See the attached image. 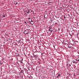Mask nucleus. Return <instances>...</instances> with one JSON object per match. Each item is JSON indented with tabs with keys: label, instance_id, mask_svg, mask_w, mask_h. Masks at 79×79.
Wrapping results in <instances>:
<instances>
[{
	"label": "nucleus",
	"instance_id": "1",
	"mask_svg": "<svg viewBox=\"0 0 79 79\" xmlns=\"http://www.w3.org/2000/svg\"><path fill=\"white\" fill-rule=\"evenodd\" d=\"M24 33L26 34H27L28 33L27 31V30H26L24 31Z\"/></svg>",
	"mask_w": 79,
	"mask_h": 79
},
{
	"label": "nucleus",
	"instance_id": "2",
	"mask_svg": "<svg viewBox=\"0 0 79 79\" xmlns=\"http://www.w3.org/2000/svg\"><path fill=\"white\" fill-rule=\"evenodd\" d=\"M48 3L49 4V5H52V2H49Z\"/></svg>",
	"mask_w": 79,
	"mask_h": 79
},
{
	"label": "nucleus",
	"instance_id": "3",
	"mask_svg": "<svg viewBox=\"0 0 79 79\" xmlns=\"http://www.w3.org/2000/svg\"><path fill=\"white\" fill-rule=\"evenodd\" d=\"M48 31H50L51 33H52V31H53L51 30H50V29H49L48 30Z\"/></svg>",
	"mask_w": 79,
	"mask_h": 79
},
{
	"label": "nucleus",
	"instance_id": "4",
	"mask_svg": "<svg viewBox=\"0 0 79 79\" xmlns=\"http://www.w3.org/2000/svg\"><path fill=\"white\" fill-rule=\"evenodd\" d=\"M60 73H59L58 74V77H60Z\"/></svg>",
	"mask_w": 79,
	"mask_h": 79
},
{
	"label": "nucleus",
	"instance_id": "5",
	"mask_svg": "<svg viewBox=\"0 0 79 79\" xmlns=\"http://www.w3.org/2000/svg\"><path fill=\"white\" fill-rule=\"evenodd\" d=\"M47 16V17H46V18H47V17H48V15H45L44 16V17L45 18H45V16Z\"/></svg>",
	"mask_w": 79,
	"mask_h": 79
},
{
	"label": "nucleus",
	"instance_id": "6",
	"mask_svg": "<svg viewBox=\"0 0 79 79\" xmlns=\"http://www.w3.org/2000/svg\"><path fill=\"white\" fill-rule=\"evenodd\" d=\"M35 58H37V55H34Z\"/></svg>",
	"mask_w": 79,
	"mask_h": 79
},
{
	"label": "nucleus",
	"instance_id": "7",
	"mask_svg": "<svg viewBox=\"0 0 79 79\" xmlns=\"http://www.w3.org/2000/svg\"><path fill=\"white\" fill-rule=\"evenodd\" d=\"M67 74H68V75L69 76H70L71 75V74H70L69 73H68Z\"/></svg>",
	"mask_w": 79,
	"mask_h": 79
},
{
	"label": "nucleus",
	"instance_id": "8",
	"mask_svg": "<svg viewBox=\"0 0 79 79\" xmlns=\"http://www.w3.org/2000/svg\"><path fill=\"white\" fill-rule=\"evenodd\" d=\"M15 5H17V4H18V2H15Z\"/></svg>",
	"mask_w": 79,
	"mask_h": 79
},
{
	"label": "nucleus",
	"instance_id": "9",
	"mask_svg": "<svg viewBox=\"0 0 79 79\" xmlns=\"http://www.w3.org/2000/svg\"><path fill=\"white\" fill-rule=\"evenodd\" d=\"M20 62L21 63H23V61H20Z\"/></svg>",
	"mask_w": 79,
	"mask_h": 79
},
{
	"label": "nucleus",
	"instance_id": "10",
	"mask_svg": "<svg viewBox=\"0 0 79 79\" xmlns=\"http://www.w3.org/2000/svg\"><path fill=\"white\" fill-rule=\"evenodd\" d=\"M73 63L74 64V63H76V62H75V61H74L73 62Z\"/></svg>",
	"mask_w": 79,
	"mask_h": 79
},
{
	"label": "nucleus",
	"instance_id": "11",
	"mask_svg": "<svg viewBox=\"0 0 79 79\" xmlns=\"http://www.w3.org/2000/svg\"><path fill=\"white\" fill-rule=\"evenodd\" d=\"M3 17H4V18H5V15H3Z\"/></svg>",
	"mask_w": 79,
	"mask_h": 79
},
{
	"label": "nucleus",
	"instance_id": "12",
	"mask_svg": "<svg viewBox=\"0 0 79 79\" xmlns=\"http://www.w3.org/2000/svg\"><path fill=\"white\" fill-rule=\"evenodd\" d=\"M51 28H52V27H51V26H50V27H49V29H50Z\"/></svg>",
	"mask_w": 79,
	"mask_h": 79
},
{
	"label": "nucleus",
	"instance_id": "13",
	"mask_svg": "<svg viewBox=\"0 0 79 79\" xmlns=\"http://www.w3.org/2000/svg\"><path fill=\"white\" fill-rule=\"evenodd\" d=\"M23 61V59H22L21 60V61Z\"/></svg>",
	"mask_w": 79,
	"mask_h": 79
},
{
	"label": "nucleus",
	"instance_id": "14",
	"mask_svg": "<svg viewBox=\"0 0 79 79\" xmlns=\"http://www.w3.org/2000/svg\"><path fill=\"white\" fill-rule=\"evenodd\" d=\"M18 56H19V54H18Z\"/></svg>",
	"mask_w": 79,
	"mask_h": 79
},
{
	"label": "nucleus",
	"instance_id": "15",
	"mask_svg": "<svg viewBox=\"0 0 79 79\" xmlns=\"http://www.w3.org/2000/svg\"><path fill=\"white\" fill-rule=\"evenodd\" d=\"M78 61H79V59L78 60H77Z\"/></svg>",
	"mask_w": 79,
	"mask_h": 79
},
{
	"label": "nucleus",
	"instance_id": "16",
	"mask_svg": "<svg viewBox=\"0 0 79 79\" xmlns=\"http://www.w3.org/2000/svg\"><path fill=\"white\" fill-rule=\"evenodd\" d=\"M7 35V34H6V35Z\"/></svg>",
	"mask_w": 79,
	"mask_h": 79
},
{
	"label": "nucleus",
	"instance_id": "17",
	"mask_svg": "<svg viewBox=\"0 0 79 79\" xmlns=\"http://www.w3.org/2000/svg\"><path fill=\"white\" fill-rule=\"evenodd\" d=\"M64 18H66V17L64 16Z\"/></svg>",
	"mask_w": 79,
	"mask_h": 79
},
{
	"label": "nucleus",
	"instance_id": "18",
	"mask_svg": "<svg viewBox=\"0 0 79 79\" xmlns=\"http://www.w3.org/2000/svg\"><path fill=\"white\" fill-rule=\"evenodd\" d=\"M30 19V18H29L28 20H29Z\"/></svg>",
	"mask_w": 79,
	"mask_h": 79
},
{
	"label": "nucleus",
	"instance_id": "19",
	"mask_svg": "<svg viewBox=\"0 0 79 79\" xmlns=\"http://www.w3.org/2000/svg\"><path fill=\"white\" fill-rule=\"evenodd\" d=\"M71 35V36H72V35Z\"/></svg>",
	"mask_w": 79,
	"mask_h": 79
},
{
	"label": "nucleus",
	"instance_id": "20",
	"mask_svg": "<svg viewBox=\"0 0 79 79\" xmlns=\"http://www.w3.org/2000/svg\"><path fill=\"white\" fill-rule=\"evenodd\" d=\"M78 54H79V52H78Z\"/></svg>",
	"mask_w": 79,
	"mask_h": 79
},
{
	"label": "nucleus",
	"instance_id": "21",
	"mask_svg": "<svg viewBox=\"0 0 79 79\" xmlns=\"http://www.w3.org/2000/svg\"><path fill=\"white\" fill-rule=\"evenodd\" d=\"M31 22H32V19H31Z\"/></svg>",
	"mask_w": 79,
	"mask_h": 79
},
{
	"label": "nucleus",
	"instance_id": "22",
	"mask_svg": "<svg viewBox=\"0 0 79 79\" xmlns=\"http://www.w3.org/2000/svg\"><path fill=\"white\" fill-rule=\"evenodd\" d=\"M49 31V32H50V31Z\"/></svg>",
	"mask_w": 79,
	"mask_h": 79
},
{
	"label": "nucleus",
	"instance_id": "23",
	"mask_svg": "<svg viewBox=\"0 0 79 79\" xmlns=\"http://www.w3.org/2000/svg\"><path fill=\"white\" fill-rule=\"evenodd\" d=\"M35 54V53H34V54Z\"/></svg>",
	"mask_w": 79,
	"mask_h": 79
}]
</instances>
